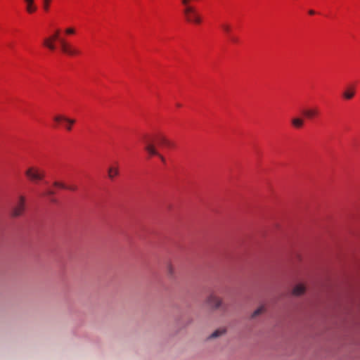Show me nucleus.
<instances>
[{
    "mask_svg": "<svg viewBox=\"0 0 360 360\" xmlns=\"http://www.w3.org/2000/svg\"><path fill=\"white\" fill-rule=\"evenodd\" d=\"M64 123H65L64 127L65 128V129H67L68 131H70L72 129V126L74 124L66 123V122H64Z\"/></svg>",
    "mask_w": 360,
    "mask_h": 360,
    "instance_id": "4be33fe9",
    "label": "nucleus"
},
{
    "mask_svg": "<svg viewBox=\"0 0 360 360\" xmlns=\"http://www.w3.org/2000/svg\"><path fill=\"white\" fill-rule=\"evenodd\" d=\"M158 141L160 145L165 146L167 148H172L173 146V143L163 136H158Z\"/></svg>",
    "mask_w": 360,
    "mask_h": 360,
    "instance_id": "9b49d317",
    "label": "nucleus"
},
{
    "mask_svg": "<svg viewBox=\"0 0 360 360\" xmlns=\"http://www.w3.org/2000/svg\"><path fill=\"white\" fill-rule=\"evenodd\" d=\"M158 156L160 158V160H161L162 162H165V158H164L162 155H160H160H158Z\"/></svg>",
    "mask_w": 360,
    "mask_h": 360,
    "instance_id": "a878e982",
    "label": "nucleus"
},
{
    "mask_svg": "<svg viewBox=\"0 0 360 360\" xmlns=\"http://www.w3.org/2000/svg\"><path fill=\"white\" fill-rule=\"evenodd\" d=\"M65 32L68 34H73L75 33V30L72 27H70L65 30Z\"/></svg>",
    "mask_w": 360,
    "mask_h": 360,
    "instance_id": "5701e85b",
    "label": "nucleus"
},
{
    "mask_svg": "<svg viewBox=\"0 0 360 360\" xmlns=\"http://www.w3.org/2000/svg\"><path fill=\"white\" fill-rule=\"evenodd\" d=\"M226 332V330L224 328H218L210 335V338L213 339V338H219V337L221 336L222 335L225 334Z\"/></svg>",
    "mask_w": 360,
    "mask_h": 360,
    "instance_id": "4468645a",
    "label": "nucleus"
},
{
    "mask_svg": "<svg viewBox=\"0 0 360 360\" xmlns=\"http://www.w3.org/2000/svg\"><path fill=\"white\" fill-rule=\"evenodd\" d=\"M26 4V11L28 13H32L37 11L34 0H24Z\"/></svg>",
    "mask_w": 360,
    "mask_h": 360,
    "instance_id": "1a4fd4ad",
    "label": "nucleus"
},
{
    "mask_svg": "<svg viewBox=\"0 0 360 360\" xmlns=\"http://www.w3.org/2000/svg\"><path fill=\"white\" fill-rule=\"evenodd\" d=\"M119 174L118 166H110L108 169V175L110 179H113Z\"/></svg>",
    "mask_w": 360,
    "mask_h": 360,
    "instance_id": "9d476101",
    "label": "nucleus"
},
{
    "mask_svg": "<svg viewBox=\"0 0 360 360\" xmlns=\"http://www.w3.org/2000/svg\"><path fill=\"white\" fill-rule=\"evenodd\" d=\"M25 208V198L23 195H20L18 201L15 203V205L14 206L13 211H12V215L13 217H19L20 216Z\"/></svg>",
    "mask_w": 360,
    "mask_h": 360,
    "instance_id": "20e7f679",
    "label": "nucleus"
},
{
    "mask_svg": "<svg viewBox=\"0 0 360 360\" xmlns=\"http://www.w3.org/2000/svg\"><path fill=\"white\" fill-rule=\"evenodd\" d=\"M44 45L51 51H53L56 49V46L54 44V40L51 37L46 38L44 40Z\"/></svg>",
    "mask_w": 360,
    "mask_h": 360,
    "instance_id": "ddd939ff",
    "label": "nucleus"
},
{
    "mask_svg": "<svg viewBox=\"0 0 360 360\" xmlns=\"http://www.w3.org/2000/svg\"><path fill=\"white\" fill-rule=\"evenodd\" d=\"M183 13L185 19L188 22L194 24H200L202 18L198 11L195 7H188L186 9H183Z\"/></svg>",
    "mask_w": 360,
    "mask_h": 360,
    "instance_id": "7ed1b4c3",
    "label": "nucleus"
},
{
    "mask_svg": "<svg viewBox=\"0 0 360 360\" xmlns=\"http://www.w3.org/2000/svg\"><path fill=\"white\" fill-rule=\"evenodd\" d=\"M51 1L52 0H42L43 8L44 11H49Z\"/></svg>",
    "mask_w": 360,
    "mask_h": 360,
    "instance_id": "a211bd4d",
    "label": "nucleus"
},
{
    "mask_svg": "<svg viewBox=\"0 0 360 360\" xmlns=\"http://www.w3.org/2000/svg\"><path fill=\"white\" fill-rule=\"evenodd\" d=\"M309 13L310 15H314V14L315 13V12H314V11H313V10H310V11H309Z\"/></svg>",
    "mask_w": 360,
    "mask_h": 360,
    "instance_id": "cd10ccee",
    "label": "nucleus"
},
{
    "mask_svg": "<svg viewBox=\"0 0 360 360\" xmlns=\"http://www.w3.org/2000/svg\"><path fill=\"white\" fill-rule=\"evenodd\" d=\"M221 27H222L223 30L226 33H229L231 31V27L227 24L222 25Z\"/></svg>",
    "mask_w": 360,
    "mask_h": 360,
    "instance_id": "412c9836",
    "label": "nucleus"
},
{
    "mask_svg": "<svg viewBox=\"0 0 360 360\" xmlns=\"http://www.w3.org/2000/svg\"><path fill=\"white\" fill-rule=\"evenodd\" d=\"M53 120L58 123L61 122H66V123H70V124L75 123V120L68 118L62 115H58L55 116L53 117Z\"/></svg>",
    "mask_w": 360,
    "mask_h": 360,
    "instance_id": "6e6552de",
    "label": "nucleus"
},
{
    "mask_svg": "<svg viewBox=\"0 0 360 360\" xmlns=\"http://www.w3.org/2000/svg\"><path fill=\"white\" fill-rule=\"evenodd\" d=\"M264 307L263 306L259 307L257 308L252 314L251 317L252 319L256 318L257 316L260 315L264 311Z\"/></svg>",
    "mask_w": 360,
    "mask_h": 360,
    "instance_id": "f3484780",
    "label": "nucleus"
},
{
    "mask_svg": "<svg viewBox=\"0 0 360 360\" xmlns=\"http://www.w3.org/2000/svg\"><path fill=\"white\" fill-rule=\"evenodd\" d=\"M230 39H231V41H233V42H234V43H236V42H237V41H238L237 38L233 37H230Z\"/></svg>",
    "mask_w": 360,
    "mask_h": 360,
    "instance_id": "393cba45",
    "label": "nucleus"
},
{
    "mask_svg": "<svg viewBox=\"0 0 360 360\" xmlns=\"http://www.w3.org/2000/svg\"><path fill=\"white\" fill-rule=\"evenodd\" d=\"M292 124L295 127L300 128L303 126L304 121L301 118L296 117L292 120Z\"/></svg>",
    "mask_w": 360,
    "mask_h": 360,
    "instance_id": "dca6fc26",
    "label": "nucleus"
},
{
    "mask_svg": "<svg viewBox=\"0 0 360 360\" xmlns=\"http://www.w3.org/2000/svg\"><path fill=\"white\" fill-rule=\"evenodd\" d=\"M53 186L60 188H66V186L64 184L58 181L53 182Z\"/></svg>",
    "mask_w": 360,
    "mask_h": 360,
    "instance_id": "aec40b11",
    "label": "nucleus"
},
{
    "mask_svg": "<svg viewBox=\"0 0 360 360\" xmlns=\"http://www.w3.org/2000/svg\"><path fill=\"white\" fill-rule=\"evenodd\" d=\"M65 189H69V190H72V191H75L77 189L76 186H70V187H67L66 186V188Z\"/></svg>",
    "mask_w": 360,
    "mask_h": 360,
    "instance_id": "b1692460",
    "label": "nucleus"
},
{
    "mask_svg": "<svg viewBox=\"0 0 360 360\" xmlns=\"http://www.w3.org/2000/svg\"><path fill=\"white\" fill-rule=\"evenodd\" d=\"M167 271L169 276H172L174 274V269L172 264H168L167 267Z\"/></svg>",
    "mask_w": 360,
    "mask_h": 360,
    "instance_id": "6ab92c4d",
    "label": "nucleus"
},
{
    "mask_svg": "<svg viewBox=\"0 0 360 360\" xmlns=\"http://www.w3.org/2000/svg\"><path fill=\"white\" fill-rule=\"evenodd\" d=\"M25 175L30 181L37 183L44 179L45 172L39 167L30 166L25 170Z\"/></svg>",
    "mask_w": 360,
    "mask_h": 360,
    "instance_id": "f257e3e1",
    "label": "nucleus"
},
{
    "mask_svg": "<svg viewBox=\"0 0 360 360\" xmlns=\"http://www.w3.org/2000/svg\"><path fill=\"white\" fill-rule=\"evenodd\" d=\"M48 194H49V195H53V194H54V191H48Z\"/></svg>",
    "mask_w": 360,
    "mask_h": 360,
    "instance_id": "bb28decb",
    "label": "nucleus"
},
{
    "mask_svg": "<svg viewBox=\"0 0 360 360\" xmlns=\"http://www.w3.org/2000/svg\"><path fill=\"white\" fill-rule=\"evenodd\" d=\"M305 117L309 119L313 118L319 114V111L316 108L307 109L303 112Z\"/></svg>",
    "mask_w": 360,
    "mask_h": 360,
    "instance_id": "f8f14e48",
    "label": "nucleus"
},
{
    "mask_svg": "<svg viewBox=\"0 0 360 360\" xmlns=\"http://www.w3.org/2000/svg\"><path fill=\"white\" fill-rule=\"evenodd\" d=\"M304 291L305 287L302 284H298L294 288L292 293L293 295L298 296L303 294Z\"/></svg>",
    "mask_w": 360,
    "mask_h": 360,
    "instance_id": "2eb2a0df",
    "label": "nucleus"
},
{
    "mask_svg": "<svg viewBox=\"0 0 360 360\" xmlns=\"http://www.w3.org/2000/svg\"><path fill=\"white\" fill-rule=\"evenodd\" d=\"M205 302L212 309H218L222 307V300L214 294H210Z\"/></svg>",
    "mask_w": 360,
    "mask_h": 360,
    "instance_id": "39448f33",
    "label": "nucleus"
},
{
    "mask_svg": "<svg viewBox=\"0 0 360 360\" xmlns=\"http://www.w3.org/2000/svg\"><path fill=\"white\" fill-rule=\"evenodd\" d=\"M144 143L145 147L144 149L150 155H160V153L157 151L155 148L153 143L149 137L145 136L144 138Z\"/></svg>",
    "mask_w": 360,
    "mask_h": 360,
    "instance_id": "423d86ee",
    "label": "nucleus"
},
{
    "mask_svg": "<svg viewBox=\"0 0 360 360\" xmlns=\"http://www.w3.org/2000/svg\"><path fill=\"white\" fill-rule=\"evenodd\" d=\"M59 30H56V33L51 37L54 41L56 39L59 40L60 44L61 51L69 56H77L81 53L80 51L73 48L70 44H68L65 39H59Z\"/></svg>",
    "mask_w": 360,
    "mask_h": 360,
    "instance_id": "f03ea898",
    "label": "nucleus"
},
{
    "mask_svg": "<svg viewBox=\"0 0 360 360\" xmlns=\"http://www.w3.org/2000/svg\"><path fill=\"white\" fill-rule=\"evenodd\" d=\"M356 94V89L354 86H347L342 92V97L345 100L352 99Z\"/></svg>",
    "mask_w": 360,
    "mask_h": 360,
    "instance_id": "0eeeda50",
    "label": "nucleus"
}]
</instances>
